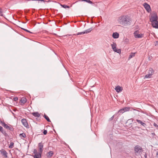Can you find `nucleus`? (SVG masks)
Returning <instances> with one entry per match:
<instances>
[{
	"mask_svg": "<svg viewBox=\"0 0 158 158\" xmlns=\"http://www.w3.org/2000/svg\"><path fill=\"white\" fill-rule=\"evenodd\" d=\"M118 23L123 26L130 25L131 22V18L127 15L121 16L118 18Z\"/></svg>",
	"mask_w": 158,
	"mask_h": 158,
	"instance_id": "nucleus-1",
	"label": "nucleus"
},
{
	"mask_svg": "<svg viewBox=\"0 0 158 158\" xmlns=\"http://www.w3.org/2000/svg\"><path fill=\"white\" fill-rule=\"evenodd\" d=\"M112 49L113 51L117 53L120 54L121 53V50L120 49H117L116 48L117 44L113 42V43L111 45Z\"/></svg>",
	"mask_w": 158,
	"mask_h": 158,
	"instance_id": "nucleus-2",
	"label": "nucleus"
},
{
	"mask_svg": "<svg viewBox=\"0 0 158 158\" xmlns=\"http://www.w3.org/2000/svg\"><path fill=\"white\" fill-rule=\"evenodd\" d=\"M134 150L136 153H140L142 152V148L139 145L136 146L134 148Z\"/></svg>",
	"mask_w": 158,
	"mask_h": 158,
	"instance_id": "nucleus-3",
	"label": "nucleus"
},
{
	"mask_svg": "<svg viewBox=\"0 0 158 158\" xmlns=\"http://www.w3.org/2000/svg\"><path fill=\"white\" fill-rule=\"evenodd\" d=\"M21 122L23 125L27 128H29V125L28 124L27 120L26 119L23 118L21 120Z\"/></svg>",
	"mask_w": 158,
	"mask_h": 158,
	"instance_id": "nucleus-4",
	"label": "nucleus"
},
{
	"mask_svg": "<svg viewBox=\"0 0 158 158\" xmlns=\"http://www.w3.org/2000/svg\"><path fill=\"white\" fill-rule=\"evenodd\" d=\"M143 6L148 12H149L151 11L150 6L146 2L144 3L143 4Z\"/></svg>",
	"mask_w": 158,
	"mask_h": 158,
	"instance_id": "nucleus-5",
	"label": "nucleus"
},
{
	"mask_svg": "<svg viewBox=\"0 0 158 158\" xmlns=\"http://www.w3.org/2000/svg\"><path fill=\"white\" fill-rule=\"evenodd\" d=\"M0 153L2 155L4 156L5 158H7V152L4 149H2L0 151Z\"/></svg>",
	"mask_w": 158,
	"mask_h": 158,
	"instance_id": "nucleus-6",
	"label": "nucleus"
},
{
	"mask_svg": "<svg viewBox=\"0 0 158 158\" xmlns=\"http://www.w3.org/2000/svg\"><path fill=\"white\" fill-rule=\"evenodd\" d=\"M134 36L135 38H141L143 36V35L142 34H138L137 31H135L134 33Z\"/></svg>",
	"mask_w": 158,
	"mask_h": 158,
	"instance_id": "nucleus-7",
	"label": "nucleus"
},
{
	"mask_svg": "<svg viewBox=\"0 0 158 158\" xmlns=\"http://www.w3.org/2000/svg\"><path fill=\"white\" fill-rule=\"evenodd\" d=\"M3 127L6 129H8L11 131H13L14 130L13 128L11 126H9L5 123H3Z\"/></svg>",
	"mask_w": 158,
	"mask_h": 158,
	"instance_id": "nucleus-8",
	"label": "nucleus"
},
{
	"mask_svg": "<svg viewBox=\"0 0 158 158\" xmlns=\"http://www.w3.org/2000/svg\"><path fill=\"white\" fill-rule=\"evenodd\" d=\"M152 27L156 28H158V21H156L151 23Z\"/></svg>",
	"mask_w": 158,
	"mask_h": 158,
	"instance_id": "nucleus-9",
	"label": "nucleus"
},
{
	"mask_svg": "<svg viewBox=\"0 0 158 158\" xmlns=\"http://www.w3.org/2000/svg\"><path fill=\"white\" fill-rule=\"evenodd\" d=\"M38 147L39 148V152L40 153H42L43 145L42 143H40L38 144Z\"/></svg>",
	"mask_w": 158,
	"mask_h": 158,
	"instance_id": "nucleus-10",
	"label": "nucleus"
},
{
	"mask_svg": "<svg viewBox=\"0 0 158 158\" xmlns=\"http://www.w3.org/2000/svg\"><path fill=\"white\" fill-rule=\"evenodd\" d=\"M115 89L116 90L117 92L119 93L122 91L123 89L122 87L119 86H118L115 88Z\"/></svg>",
	"mask_w": 158,
	"mask_h": 158,
	"instance_id": "nucleus-11",
	"label": "nucleus"
},
{
	"mask_svg": "<svg viewBox=\"0 0 158 158\" xmlns=\"http://www.w3.org/2000/svg\"><path fill=\"white\" fill-rule=\"evenodd\" d=\"M53 154L52 151H50L47 153L46 156L48 158H50L52 156Z\"/></svg>",
	"mask_w": 158,
	"mask_h": 158,
	"instance_id": "nucleus-12",
	"label": "nucleus"
},
{
	"mask_svg": "<svg viewBox=\"0 0 158 158\" xmlns=\"http://www.w3.org/2000/svg\"><path fill=\"white\" fill-rule=\"evenodd\" d=\"M112 36L114 39H117L119 37V34L116 32H114L112 34Z\"/></svg>",
	"mask_w": 158,
	"mask_h": 158,
	"instance_id": "nucleus-13",
	"label": "nucleus"
},
{
	"mask_svg": "<svg viewBox=\"0 0 158 158\" xmlns=\"http://www.w3.org/2000/svg\"><path fill=\"white\" fill-rule=\"evenodd\" d=\"M42 153H40L39 152V153L35 152V155L34 156V157L35 158H41V155Z\"/></svg>",
	"mask_w": 158,
	"mask_h": 158,
	"instance_id": "nucleus-14",
	"label": "nucleus"
},
{
	"mask_svg": "<svg viewBox=\"0 0 158 158\" xmlns=\"http://www.w3.org/2000/svg\"><path fill=\"white\" fill-rule=\"evenodd\" d=\"M157 17L156 16H153L150 19V21L152 23L155 22L157 20Z\"/></svg>",
	"mask_w": 158,
	"mask_h": 158,
	"instance_id": "nucleus-15",
	"label": "nucleus"
},
{
	"mask_svg": "<svg viewBox=\"0 0 158 158\" xmlns=\"http://www.w3.org/2000/svg\"><path fill=\"white\" fill-rule=\"evenodd\" d=\"M32 114L35 117H39L40 116V114L37 112L32 113Z\"/></svg>",
	"mask_w": 158,
	"mask_h": 158,
	"instance_id": "nucleus-16",
	"label": "nucleus"
},
{
	"mask_svg": "<svg viewBox=\"0 0 158 158\" xmlns=\"http://www.w3.org/2000/svg\"><path fill=\"white\" fill-rule=\"evenodd\" d=\"M93 30V28L92 27L89 29H88L84 31L85 33V34H87L89 33L90 32H91V31H92Z\"/></svg>",
	"mask_w": 158,
	"mask_h": 158,
	"instance_id": "nucleus-17",
	"label": "nucleus"
},
{
	"mask_svg": "<svg viewBox=\"0 0 158 158\" xmlns=\"http://www.w3.org/2000/svg\"><path fill=\"white\" fill-rule=\"evenodd\" d=\"M27 99L26 98H22L20 100V102H21V103H23V104L25 103Z\"/></svg>",
	"mask_w": 158,
	"mask_h": 158,
	"instance_id": "nucleus-18",
	"label": "nucleus"
},
{
	"mask_svg": "<svg viewBox=\"0 0 158 158\" xmlns=\"http://www.w3.org/2000/svg\"><path fill=\"white\" fill-rule=\"evenodd\" d=\"M19 137L22 139V137H23L24 138H25L26 137V136L25 133H22L20 134L19 135Z\"/></svg>",
	"mask_w": 158,
	"mask_h": 158,
	"instance_id": "nucleus-19",
	"label": "nucleus"
},
{
	"mask_svg": "<svg viewBox=\"0 0 158 158\" xmlns=\"http://www.w3.org/2000/svg\"><path fill=\"white\" fill-rule=\"evenodd\" d=\"M0 132L5 136L6 137L8 136L6 132L3 129Z\"/></svg>",
	"mask_w": 158,
	"mask_h": 158,
	"instance_id": "nucleus-20",
	"label": "nucleus"
},
{
	"mask_svg": "<svg viewBox=\"0 0 158 158\" xmlns=\"http://www.w3.org/2000/svg\"><path fill=\"white\" fill-rule=\"evenodd\" d=\"M14 143L13 142H10V145L9 146V148H11V149L13 148L14 147Z\"/></svg>",
	"mask_w": 158,
	"mask_h": 158,
	"instance_id": "nucleus-21",
	"label": "nucleus"
},
{
	"mask_svg": "<svg viewBox=\"0 0 158 158\" xmlns=\"http://www.w3.org/2000/svg\"><path fill=\"white\" fill-rule=\"evenodd\" d=\"M124 112V109H123L122 108L119 110L117 113L122 114Z\"/></svg>",
	"mask_w": 158,
	"mask_h": 158,
	"instance_id": "nucleus-22",
	"label": "nucleus"
},
{
	"mask_svg": "<svg viewBox=\"0 0 158 158\" xmlns=\"http://www.w3.org/2000/svg\"><path fill=\"white\" fill-rule=\"evenodd\" d=\"M44 118H45V119L47 120L48 122H51V121L48 118V117L46 115L44 114Z\"/></svg>",
	"mask_w": 158,
	"mask_h": 158,
	"instance_id": "nucleus-23",
	"label": "nucleus"
},
{
	"mask_svg": "<svg viewBox=\"0 0 158 158\" xmlns=\"http://www.w3.org/2000/svg\"><path fill=\"white\" fill-rule=\"evenodd\" d=\"M152 74H147L145 76L144 79L147 78H150L152 76Z\"/></svg>",
	"mask_w": 158,
	"mask_h": 158,
	"instance_id": "nucleus-24",
	"label": "nucleus"
},
{
	"mask_svg": "<svg viewBox=\"0 0 158 158\" xmlns=\"http://www.w3.org/2000/svg\"><path fill=\"white\" fill-rule=\"evenodd\" d=\"M123 109H124V112L128 111L130 110V108L129 107H124L123 108Z\"/></svg>",
	"mask_w": 158,
	"mask_h": 158,
	"instance_id": "nucleus-25",
	"label": "nucleus"
},
{
	"mask_svg": "<svg viewBox=\"0 0 158 158\" xmlns=\"http://www.w3.org/2000/svg\"><path fill=\"white\" fill-rule=\"evenodd\" d=\"M61 6H62V7L64 8H69V6H67L66 5H61Z\"/></svg>",
	"mask_w": 158,
	"mask_h": 158,
	"instance_id": "nucleus-26",
	"label": "nucleus"
},
{
	"mask_svg": "<svg viewBox=\"0 0 158 158\" xmlns=\"http://www.w3.org/2000/svg\"><path fill=\"white\" fill-rule=\"evenodd\" d=\"M85 34V32H84V31L82 32H78V33H77L76 35H83V34Z\"/></svg>",
	"mask_w": 158,
	"mask_h": 158,
	"instance_id": "nucleus-27",
	"label": "nucleus"
},
{
	"mask_svg": "<svg viewBox=\"0 0 158 158\" xmlns=\"http://www.w3.org/2000/svg\"><path fill=\"white\" fill-rule=\"evenodd\" d=\"M135 56V53H131V54L129 56V58L130 59L133 56Z\"/></svg>",
	"mask_w": 158,
	"mask_h": 158,
	"instance_id": "nucleus-28",
	"label": "nucleus"
},
{
	"mask_svg": "<svg viewBox=\"0 0 158 158\" xmlns=\"http://www.w3.org/2000/svg\"><path fill=\"white\" fill-rule=\"evenodd\" d=\"M83 1L90 4H92L93 3L90 0H83Z\"/></svg>",
	"mask_w": 158,
	"mask_h": 158,
	"instance_id": "nucleus-29",
	"label": "nucleus"
},
{
	"mask_svg": "<svg viewBox=\"0 0 158 158\" xmlns=\"http://www.w3.org/2000/svg\"><path fill=\"white\" fill-rule=\"evenodd\" d=\"M136 121L139 123L141 124L142 122L141 120L139 119H136Z\"/></svg>",
	"mask_w": 158,
	"mask_h": 158,
	"instance_id": "nucleus-30",
	"label": "nucleus"
},
{
	"mask_svg": "<svg viewBox=\"0 0 158 158\" xmlns=\"http://www.w3.org/2000/svg\"><path fill=\"white\" fill-rule=\"evenodd\" d=\"M141 124L144 127H145L146 125V124L145 123L143 122Z\"/></svg>",
	"mask_w": 158,
	"mask_h": 158,
	"instance_id": "nucleus-31",
	"label": "nucleus"
},
{
	"mask_svg": "<svg viewBox=\"0 0 158 158\" xmlns=\"http://www.w3.org/2000/svg\"><path fill=\"white\" fill-rule=\"evenodd\" d=\"M153 126L156 128H158V125L155 123H154Z\"/></svg>",
	"mask_w": 158,
	"mask_h": 158,
	"instance_id": "nucleus-32",
	"label": "nucleus"
},
{
	"mask_svg": "<svg viewBox=\"0 0 158 158\" xmlns=\"http://www.w3.org/2000/svg\"><path fill=\"white\" fill-rule=\"evenodd\" d=\"M47 133V131L46 130H44L43 131V134L45 135H46Z\"/></svg>",
	"mask_w": 158,
	"mask_h": 158,
	"instance_id": "nucleus-33",
	"label": "nucleus"
},
{
	"mask_svg": "<svg viewBox=\"0 0 158 158\" xmlns=\"http://www.w3.org/2000/svg\"><path fill=\"white\" fill-rule=\"evenodd\" d=\"M22 29L24 31H27V32H28L29 33H31L30 31L28 30L27 29H24V28H22Z\"/></svg>",
	"mask_w": 158,
	"mask_h": 158,
	"instance_id": "nucleus-34",
	"label": "nucleus"
},
{
	"mask_svg": "<svg viewBox=\"0 0 158 158\" xmlns=\"http://www.w3.org/2000/svg\"><path fill=\"white\" fill-rule=\"evenodd\" d=\"M114 115L109 119V120L111 121L112 120L114 119Z\"/></svg>",
	"mask_w": 158,
	"mask_h": 158,
	"instance_id": "nucleus-35",
	"label": "nucleus"
},
{
	"mask_svg": "<svg viewBox=\"0 0 158 158\" xmlns=\"http://www.w3.org/2000/svg\"><path fill=\"white\" fill-rule=\"evenodd\" d=\"M13 100L15 101H17L18 100V98H17V97H15V98H13Z\"/></svg>",
	"mask_w": 158,
	"mask_h": 158,
	"instance_id": "nucleus-36",
	"label": "nucleus"
},
{
	"mask_svg": "<svg viewBox=\"0 0 158 158\" xmlns=\"http://www.w3.org/2000/svg\"><path fill=\"white\" fill-rule=\"evenodd\" d=\"M5 123L4 122H3L2 121H0V123L2 124V126L3 127V125H4V123Z\"/></svg>",
	"mask_w": 158,
	"mask_h": 158,
	"instance_id": "nucleus-37",
	"label": "nucleus"
},
{
	"mask_svg": "<svg viewBox=\"0 0 158 158\" xmlns=\"http://www.w3.org/2000/svg\"><path fill=\"white\" fill-rule=\"evenodd\" d=\"M29 1H41L44 2V0H28Z\"/></svg>",
	"mask_w": 158,
	"mask_h": 158,
	"instance_id": "nucleus-38",
	"label": "nucleus"
},
{
	"mask_svg": "<svg viewBox=\"0 0 158 158\" xmlns=\"http://www.w3.org/2000/svg\"><path fill=\"white\" fill-rule=\"evenodd\" d=\"M3 129V127L0 126V131H1Z\"/></svg>",
	"mask_w": 158,
	"mask_h": 158,
	"instance_id": "nucleus-39",
	"label": "nucleus"
},
{
	"mask_svg": "<svg viewBox=\"0 0 158 158\" xmlns=\"http://www.w3.org/2000/svg\"><path fill=\"white\" fill-rule=\"evenodd\" d=\"M144 157H145V158H147V155L146 154H145V155H144Z\"/></svg>",
	"mask_w": 158,
	"mask_h": 158,
	"instance_id": "nucleus-40",
	"label": "nucleus"
},
{
	"mask_svg": "<svg viewBox=\"0 0 158 158\" xmlns=\"http://www.w3.org/2000/svg\"><path fill=\"white\" fill-rule=\"evenodd\" d=\"M0 15H1V16L2 15L1 14V10L0 11Z\"/></svg>",
	"mask_w": 158,
	"mask_h": 158,
	"instance_id": "nucleus-41",
	"label": "nucleus"
},
{
	"mask_svg": "<svg viewBox=\"0 0 158 158\" xmlns=\"http://www.w3.org/2000/svg\"><path fill=\"white\" fill-rule=\"evenodd\" d=\"M52 0H48V2H52Z\"/></svg>",
	"mask_w": 158,
	"mask_h": 158,
	"instance_id": "nucleus-42",
	"label": "nucleus"
},
{
	"mask_svg": "<svg viewBox=\"0 0 158 158\" xmlns=\"http://www.w3.org/2000/svg\"><path fill=\"white\" fill-rule=\"evenodd\" d=\"M156 155H157V156H158V152H157Z\"/></svg>",
	"mask_w": 158,
	"mask_h": 158,
	"instance_id": "nucleus-43",
	"label": "nucleus"
},
{
	"mask_svg": "<svg viewBox=\"0 0 158 158\" xmlns=\"http://www.w3.org/2000/svg\"><path fill=\"white\" fill-rule=\"evenodd\" d=\"M35 151L36 152V150H34V153H35Z\"/></svg>",
	"mask_w": 158,
	"mask_h": 158,
	"instance_id": "nucleus-44",
	"label": "nucleus"
}]
</instances>
